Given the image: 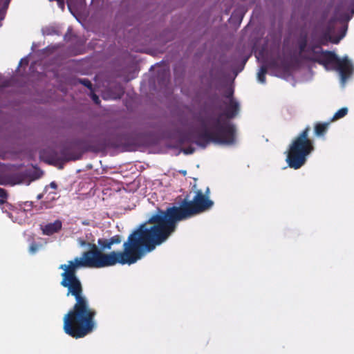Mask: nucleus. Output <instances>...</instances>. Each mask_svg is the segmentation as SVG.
<instances>
[{"mask_svg":"<svg viewBox=\"0 0 354 354\" xmlns=\"http://www.w3.org/2000/svg\"><path fill=\"white\" fill-rule=\"evenodd\" d=\"M91 98H92V100H93V102L96 104H100V100L99 97L96 94H95L94 93H92Z\"/></svg>","mask_w":354,"mask_h":354,"instance_id":"obj_23","label":"nucleus"},{"mask_svg":"<svg viewBox=\"0 0 354 354\" xmlns=\"http://www.w3.org/2000/svg\"><path fill=\"white\" fill-rule=\"evenodd\" d=\"M334 69L339 71L343 83L352 75L354 71L353 64L347 57L339 58Z\"/></svg>","mask_w":354,"mask_h":354,"instance_id":"obj_6","label":"nucleus"},{"mask_svg":"<svg viewBox=\"0 0 354 354\" xmlns=\"http://www.w3.org/2000/svg\"><path fill=\"white\" fill-rule=\"evenodd\" d=\"M354 15V8L345 9L342 6H338L335 12V18L337 21L331 19L329 22H348Z\"/></svg>","mask_w":354,"mask_h":354,"instance_id":"obj_8","label":"nucleus"},{"mask_svg":"<svg viewBox=\"0 0 354 354\" xmlns=\"http://www.w3.org/2000/svg\"><path fill=\"white\" fill-rule=\"evenodd\" d=\"M41 247V245L39 243H37L36 242H32L30 246H29V252L31 254H35L39 248Z\"/></svg>","mask_w":354,"mask_h":354,"instance_id":"obj_16","label":"nucleus"},{"mask_svg":"<svg viewBox=\"0 0 354 354\" xmlns=\"http://www.w3.org/2000/svg\"><path fill=\"white\" fill-rule=\"evenodd\" d=\"M62 223L60 220H56L53 223H48L45 225H41V230L43 234L50 236L61 230Z\"/></svg>","mask_w":354,"mask_h":354,"instance_id":"obj_9","label":"nucleus"},{"mask_svg":"<svg viewBox=\"0 0 354 354\" xmlns=\"http://www.w3.org/2000/svg\"><path fill=\"white\" fill-rule=\"evenodd\" d=\"M42 198V195H41V194L38 195V196H37V198H38V199H40V198Z\"/></svg>","mask_w":354,"mask_h":354,"instance_id":"obj_30","label":"nucleus"},{"mask_svg":"<svg viewBox=\"0 0 354 354\" xmlns=\"http://www.w3.org/2000/svg\"><path fill=\"white\" fill-rule=\"evenodd\" d=\"M182 151L185 154H192L195 151V149L192 147H187Z\"/></svg>","mask_w":354,"mask_h":354,"instance_id":"obj_21","label":"nucleus"},{"mask_svg":"<svg viewBox=\"0 0 354 354\" xmlns=\"http://www.w3.org/2000/svg\"><path fill=\"white\" fill-rule=\"evenodd\" d=\"M233 93H234V91H233V89H232V88H228V89L225 91V94H224V96H225L226 98H227V99H229V100H230L231 99H234V98H233Z\"/></svg>","mask_w":354,"mask_h":354,"instance_id":"obj_20","label":"nucleus"},{"mask_svg":"<svg viewBox=\"0 0 354 354\" xmlns=\"http://www.w3.org/2000/svg\"><path fill=\"white\" fill-rule=\"evenodd\" d=\"M111 245L113 244H118L121 242V237L120 235H115L112 236L111 239H109Z\"/></svg>","mask_w":354,"mask_h":354,"instance_id":"obj_19","label":"nucleus"},{"mask_svg":"<svg viewBox=\"0 0 354 354\" xmlns=\"http://www.w3.org/2000/svg\"><path fill=\"white\" fill-rule=\"evenodd\" d=\"M310 126L294 138L289 146L286 161L290 168L298 169L306 162L307 156L314 150L313 141L309 138Z\"/></svg>","mask_w":354,"mask_h":354,"instance_id":"obj_3","label":"nucleus"},{"mask_svg":"<svg viewBox=\"0 0 354 354\" xmlns=\"http://www.w3.org/2000/svg\"><path fill=\"white\" fill-rule=\"evenodd\" d=\"M348 113V109L346 107L342 108L338 110L333 115L332 120H338L344 117Z\"/></svg>","mask_w":354,"mask_h":354,"instance_id":"obj_15","label":"nucleus"},{"mask_svg":"<svg viewBox=\"0 0 354 354\" xmlns=\"http://www.w3.org/2000/svg\"><path fill=\"white\" fill-rule=\"evenodd\" d=\"M6 11L3 10H0V21H3L5 18Z\"/></svg>","mask_w":354,"mask_h":354,"instance_id":"obj_26","label":"nucleus"},{"mask_svg":"<svg viewBox=\"0 0 354 354\" xmlns=\"http://www.w3.org/2000/svg\"><path fill=\"white\" fill-rule=\"evenodd\" d=\"M267 71L268 67L266 65H262L257 73L258 80L262 84L266 82V74L267 73Z\"/></svg>","mask_w":354,"mask_h":354,"instance_id":"obj_12","label":"nucleus"},{"mask_svg":"<svg viewBox=\"0 0 354 354\" xmlns=\"http://www.w3.org/2000/svg\"><path fill=\"white\" fill-rule=\"evenodd\" d=\"M6 199L7 198H0V207L5 205L9 209H12V206L6 201Z\"/></svg>","mask_w":354,"mask_h":354,"instance_id":"obj_22","label":"nucleus"},{"mask_svg":"<svg viewBox=\"0 0 354 354\" xmlns=\"http://www.w3.org/2000/svg\"><path fill=\"white\" fill-rule=\"evenodd\" d=\"M239 111V103L231 99L225 111L218 117L206 115L198 119L202 127L201 132L192 130L182 133L179 138L180 144L194 142L202 148H205L211 142L227 145L234 144L236 128L229 120L234 118Z\"/></svg>","mask_w":354,"mask_h":354,"instance_id":"obj_2","label":"nucleus"},{"mask_svg":"<svg viewBox=\"0 0 354 354\" xmlns=\"http://www.w3.org/2000/svg\"><path fill=\"white\" fill-rule=\"evenodd\" d=\"M10 1V0H6V1L4 3V5H5L6 7H8Z\"/></svg>","mask_w":354,"mask_h":354,"instance_id":"obj_28","label":"nucleus"},{"mask_svg":"<svg viewBox=\"0 0 354 354\" xmlns=\"http://www.w3.org/2000/svg\"><path fill=\"white\" fill-rule=\"evenodd\" d=\"M317 24L313 32V39L319 46H326L328 43L338 44L346 35L348 24Z\"/></svg>","mask_w":354,"mask_h":354,"instance_id":"obj_4","label":"nucleus"},{"mask_svg":"<svg viewBox=\"0 0 354 354\" xmlns=\"http://www.w3.org/2000/svg\"><path fill=\"white\" fill-rule=\"evenodd\" d=\"M49 186H50L51 188L54 189H56L57 188V183H56L55 182H54V181H53V182H51V183H50Z\"/></svg>","mask_w":354,"mask_h":354,"instance_id":"obj_27","label":"nucleus"},{"mask_svg":"<svg viewBox=\"0 0 354 354\" xmlns=\"http://www.w3.org/2000/svg\"><path fill=\"white\" fill-rule=\"evenodd\" d=\"M242 20H243V16L240 18V19H239V22H241V21H242Z\"/></svg>","mask_w":354,"mask_h":354,"instance_id":"obj_31","label":"nucleus"},{"mask_svg":"<svg viewBox=\"0 0 354 354\" xmlns=\"http://www.w3.org/2000/svg\"><path fill=\"white\" fill-rule=\"evenodd\" d=\"M78 81L80 84H82L84 86L87 87L90 90H92L93 85L89 80L84 78V79H80Z\"/></svg>","mask_w":354,"mask_h":354,"instance_id":"obj_18","label":"nucleus"},{"mask_svg":"<svg viewBox=\"0 0 354 354\" xmlns=\"http://www.w3.org/2000/svg\"><path fill=\"white\" fill-rule=\"evenodd\" d=\"M307 44L308 41L306 36L299 41V55L301 56L302 58L303 56L304 55H303V53L306 51Z\"/></svg>","mask_w":354,"mask_h":354,"instance_id":"obj_14","label":"nucleus"},{"mask_svg":"<svg viewBox=\"0 0 354 354\" xmlns=\"http://www.w3.org/2000/svg\"><path fill=\"white\" fill-rule=\"evenodd\" d=\"M315 47L316 46H313L306 50H310L314 55H304L303 59L317 62L326 68L328 67L335 68L339 59L337 55L334 52L329 50H321L319 53L316 52L315 50Z\"/></svg>","mask_w":354,"mask_h":354,"instance_id":"obj_5","label":"nucleus"},{"mask_svg":"<svg viewBox=\"0 0 354 354\" xmlns=\"http://www.w3.org/2000/svg\"><path fill=\"white\" fill-rule=\"evenodd\" d=\"M68 8L75 18L80 22V17L86 6V0H66Z\"/></svg>","mask_w":354,"mask_h":354,"instance_id":"obj_7","label":"nucleus"},{"mask_svg":"<svg viewBox=\"0 0 354 354\" xmlns=\"http://www.w3.org/2000/svg\"><path fill=\"white\" fill-rule=\"evenodd\" d=\"M97 243L102 250H110L112 246L110 240L106 239H99L97 240Z\"/></svg>","mask_w":354,"mask_h":354,"instance_id":"obj_13","label":"nucleus"},{"mask_svg":"<svg viewBox=\"0 0 354 354\" xmlns=\"http://www.w3.org/2000/svg\"><path fill=\"white\" fill-rule=\"evenodd\" d=\"M209 189L205 193L195 192L192 200L184 199L179 207H170L166 210L158 209L148 221L140 225L128 236L123 244V251L104 253L95 243H88L89 250L62 264V286L67 289L66 295L73 296L75 303L64 315L63 329L73 338H83L91 333L96 327L95 317L97 311L90 306L83 295V286L77 275L82 268H101L115 266L131 265L141 259L147 253L165 242L176 231L177 223L210 209L214 202L209 199Z\"/></svg>","mask_w":354,"mask_h":354,"instance_id":"obj_1","label":"nucleus"},{"mask_svg":"<svg viewBox=\"0 0 354 354\" xmlns=\"http://www.w3.org/2000/svg\"><path fill=\"white\" fill-rule=\"evenodd\" d=\"M21 176L19 174H6L0 176V185H15L21 183Z\"/></svg>","mask_w":354,"mask_h":354,"instance_id":"obj_10","label":"nucleus"},{"mask_svg":"<svg viewBox=\"0 0 354 354\" xmlns=\"http://www.w3.org/2000/svg\"><path fill=\"white\" fill-rule=\"evenodd\" d=\"M0 198H8V194L6 189L3 188H0Z\"/></svg>","mask_w":354,"mask_h":354,"instance_id":"obj_24","label":"nucleus"},{"mask_svg":"<svg viewBox=\"0 0 354 354\" xmlns=\"http://www.w3.org/2000/svg\"><path fill=\"white\" fill-rule=\"evenodd\" d=\"M266 66L268 67V68H277L279 67L278 60L277 59H272Z\"/></svg>","mask_w":354,"mask_h":354,"instance_id":"obj_17","label":"nucleus"},{"mask_svg":"<svg viewBox=\"0 0 354 354\" xmlns=\"http://www.w3.org/2000/svg\"><path fill=\"white\" fill-rule=\"evenodd\" d=\"M85 244H86V242H85V241H83V242H82V245H85Z\"/></svg>","mask_w":354,"mask_h":354,"instance_id":"obj_32","label":"nucleus"},{"mask_svg":"<svg viewBox=\"0 0 354 354\" xmlns=\"http://www.w3.org/2000/svg\"><path fill=\"white\" fill-rule=\"evenodd\" d=\"M1 209H2V211H3V212H6V213L8 214V216L9 217H11V214L9 212L10 209H9L8 207H6V206L4 205H2V206L1 207Z\"/></svg>","mask_w":354,"mask_h":354,"instance_id":"obj_25","label":"nucleus"},{"mask_svg":"<svg viewBox=\"0 0 354 354\" xmlns=\"http://www.w3.org/2000/svg\"><path fill=\"white\" fill-rule=\"evenodd\" d=\"M329 122H317L314 126V133L317 137H324L326 133Z\"/></svg>","mask_w":354,"mask_h":354,"instance_id":"obj_11","label":"nucleus"},{"mask_svg":"<svg viewBox=\"0 0 354 354\" xmlns=\"http://www.w3.org/2000/svg\"><path fill=\"white\" fill-rule=\"evenodd\" d=\"M113 145H114L115 147H119L120 145V144L116 143V144H113Z\"/></svg>","mask_w":354,"mask_h":354,"instance_id":"obj_29","label":"nucleus"}]
</instances>
